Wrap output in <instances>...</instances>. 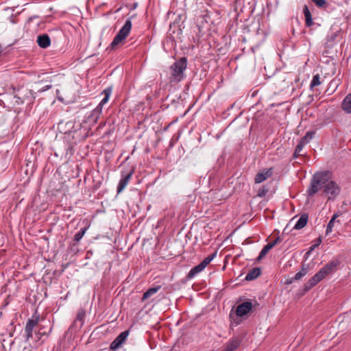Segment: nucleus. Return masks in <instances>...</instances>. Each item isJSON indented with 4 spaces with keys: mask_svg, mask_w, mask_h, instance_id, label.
Returning <instances> with one entry per match:
<instances>
[{
    "mask_svg": "<svg viewBox=\"0 0 351 351\" xmlns=\"http://www.w3.org/2000/svg\"><path fill=\"white\" fill-rule=\"evenodd\" d=\"M320 190L323 191V194L327 196L328 200L334 199L339 195L341 187L333 180L330 171L316 173L311 180L308 193L313 196Z\"/></svg>",
    "mask_w": 351,
    "mask_h": 351,
    "instance_id": "f257e3e1",
    "label": "nucleus"
},
{
    "mask_svg": "<svg viewBox=\"0 0 351 351\" xmlns=\"http://www.w3.org/2000/svg\"><path fill=\"white\" fill-rule=\"evenodd\" d=\"M338 261H332L324 265L317 273H316L304 285V290L308 291L315 287L317 283L322 280L325 277L334 271L339 265Z\"/></svg>",
    "mask_w": 351,
    "mask_h": 351,
    "instance_id": "f03ea898",
    "label": "nucleus"
},
{
    "mask_svg": "<svg viewBox=\"0 0 351 351\" xmlns=\"http://www.w3.org/2000/svg\"><path fill=\"white\" fill-rule=\"evenodd\" d=\"M338 261H332L324 265L317 273H316L304 285V290L308 291L315 287L317 283L322 280L325 277L334 271L339 265Z\"/></svg>",
    "mask_w": 351,
    "mask_h": 351,
    "instance_id": "7ed1b4c3",
    "label": "nucleus"
},
{
    "mask_svg": "<svg viewBox=\"0 0 351 351\" xmlns=\"http://www.w3.org/2000/svg\"><path fill=\"white\" fill-rule=\"evenodd\" d=\"M187 67V59L185 57L181 58L176 61L169 68L170 82H180L184 77V72Z\"/></svg>",
    "mask_w": 351,
    "mask_h": 351,
    "instance_id": "20e7f679",
    "label": "nucleus"
},
{
    "mask_svg": "<svg viewBox=\"0 0 351 351\" xmlns=\"http://www.w3.org/2000/svg\"><path fill=\"white\" fill-rule=\"evenodd\" d=\"M35 98V93H34L32 90L27 88H22L18 90L14 94L12 99V103L17 106L25 103L32 104L34 103Z\"/></svg>",
    "mask_w": 351,
    "mask_h": 351,
    "instance_id": "39448f33",
    "label": "nucleus"
},
{
    "mask_svg": "<svg viewBox=\"0 0 351 351\" xmlns=\"http://www.w3.org/2000/svg\"><path fill=\"white\" fill-rule=\"evenodd\" d=\"M132 29V21L130 19H127L124 25L119 30L118 34L114 38L112 42L110 44L112 49L117 48L121 45L123 40L129 35Z\"/></svg>",
    "mask_w": 351,
    "mask_h": 351,
    "instance_id": "423d86ee",
    "label": "nucleus"
},
{
    "mask_svg": "<svg viewBox=\"0 0 351 351\" xmlns=\"http://www.w3.org/2000/svg\"><path fill=\"white\" fill-rule=\"evenodd\" d=\"M133 173V169L130 170L126 173H124L123 172L121 173V178L119 180V184L117 186V193H120L127 186L132 178Z\"/></svg>",
    "mask_w": 351,
    "mask_h": 351,
    "instance_id": "0eeeda50",
    "label": "nucleus"
},
{
    "mask_svg": "<svg viewBox=\"0 0 351 351\" xmlns=\"http://www.w3.org/2000/svg\"><path fill=\"white\" fill-rule=\"evenodd\" d=\"M129 335L128 330H125L121 332L116 339L111 343L110 348L112 350H116L125 342Z\"/></svg>",
    "mask_w": 351,
    "mask_h": 351,
    "instance_id": "6e6552de",
    "label": "nucleus"
},
{
    "mask_svg": "<svg viewBox=\"0 0 351 351\" xmlns=\"http://www.w3.org/2000/svg\"><path fill=\"white\" fill-rule=\"evenodd\" d=\"M38 317H36L34 319H30L27 320L25 327L26 341H28L30 338L32 337L33 330L35 328V326L38 325Z\"/></svg>",
    "mask_w": 351,
    "mask_h": 351,
    "instance_id": "1a4fd4ad",
    "label": "nucleus"
},
{
    "mask_svg": "<svg viewBox=\"0 0 351 351\" xmlns=\"http://www.w3.org/2000/svg\"><path fill=\"white\" fill-rule=\"evenodd\" d=\"M252 308V303L251 301H245L239 304L236 310L238 316L242 317L248 313Z\"/></svg>",
    "mask_w": 351,
    "mask_h": 351,
    "instance_id": "9d476101",
    "label": "nucleus"
},
{
    "mask_svg": "<svg viewBox=\"0 0 351 351\" xmlns=\"http://www.w3.org/2000/svg\"><path fill=\"white\" fill-rule=\"evenodd\" d=\"M272 175V169H264L261 172H259L256 174L254 182L255 183L259 184L265 181L266 179L271 176Z\"/></svg>",
    "mask_w": 351,
    "mask_h": 351,
    "instance_id": "9b49d317",
    "label": "nucleus"
},
{
    "mask_svg": "<svg viewBox=\"0 0 351 351\" xmlns=\"http://www.w3.org/2000/svg\"><path fill=\"white\" fill-rule=\"evenodd\" d=\"M37 43L41 48L46 49L51 45V39L47 34L39 35L37 37Z\"/></svg>",
    "mask_w": 351,
    "mask_h": 351,
    "instance_id": "f8f14e48",
    "label": "nucleus"
},
{
    "mask_svg": "<svg viewBox=\"0 0 351 351\" xmlns=\"http://www.w3.org/2000/svg\"><path fill=\"white\" fill-rule=\"evenodd\" d=\"M339 215H340L339 213H335L333 215V216L332 217L331 219L330 220V221L328 222V223L327 225L326 230V234H329L330 232H332V230H333L335 223L341 224V222L339 220H336L337 218L339 217Z\"/></svg>",
    "mask_w": 351,
    "mask_h": 351,
    "instance_id": "ddd939ff",
    "label": "nucleus"
},
{
    "mask_svg": "<svg viewBox=\"0 0 351 351\" xmlns=\"http://www.w3.org/2000/svg\"><path fill=\"white\" fill-rule=\"evenodd\" d=\"M308 219V216L307 214L302 215L293 226V229L300 230L303 228L306 225Z\"/></svg>",
    "mask_w": 351,
    "mask_h": 351,
    "instance_id": "4468645a",
    "label": "nucleus"
},
{
    "mask_svg": "<svg viewBox=\"0 0 351 351\" xmlns=\"http://www.w3.org/2000/svg\"><path fill=\"white\" fill-rule=\"evenodd\" d=\"M261 269L258 267H254L249 271L245 276L246 280H252L261 275Z\"/></svg>",
    "mask_w": 351,
    "mask_h": 351,
    "instance_id": "2eb2a0df",
    "label": "nucleus"
},
{
    "mask_svg": "<svg viewBox=\"0 0 351 351\" xmlns=\"http://www.w3.org/2000/svg\"><path fill=\"white\" fill-rule=\"evenodd\" d=\"M341 107L347 113H351V94L345 97L342 102Z\"/></svg>",
    "mask_w": 351,
    "mask_h": 351,
    "instance_id": "dca6fc26",
    "label": "nucleus"
},
{
    "mask_svg": "<svg viewBox=\"0 0 351 351\" xmlns=\"http://www.w3.org/2000/svg\"><path fill=\"white\" fill-rule=\"evenodd\" d=\"M85 315H86L85 311L82 308L80 309L77 312L76 318L73 322V325L77 326V322H80V324L79 325V327L81 328L82 326L83 325V322L84 321Z\"/></svg>",
    "mask_w": 351,
    "mask_h": 351,
    "instance_id": "f3484780",
    "label": "nucleus"
},
{
    "mask_svg": "<svg viewBox=\"0 0 351 351\" xmlns=\"http://www.w3.org/2000/svg\"><path fill=\"white\" fill-rule=\"evenodd\" d=\"M205 268L203 267V266L199 263V265H196L193 268H192L190 271L189 272L187 275L188 278H194L197 274L200 273L202 271H203Z\"/></svg>",
    "mask_w": 351,
    "mask_h": 351,
    "instance_id": "a211bd4d",
    "label": "nucleus"
},
{
    "mask_svg": "<svg viewBox=\"0 0 351 351\" xmlns=\"http://www.w3.org/2000/svg\"><path fill=\"white\" fill-rule=\"evenodd\" d=\"M239 346V341L237 339H232L228 342L226 348L223 351H234Z\"/></svg>",
    "mask_w": 351,
    "mask_h": 351,
    "instance_id": "6ab92c4d",
    "label": "nucleus"
},
{
    "mask_svg": "<svg viewBox=\"0 0 351 351\" xmlns=\"http://www.w3.org/2000/svg\"><path fill=\"white\" fill-rule=\"evenodd\" d=\"M112 89L111 87H108L103 90L102 94L104 95V97L99 103L101 105L104 106L108 101L109 98L112 94Z\"/></svg>",
    "mask_w": 351,
    "mask_h": 351,
    "instance_id": "aec40b11",
    "label": "nucleus"
},
{
    "mask_svg": "<svg viewBox=\"0 0 351 351\" xmlns=\"http://www.w3.org/2000/svg\"><path fill=\"white\" fill-rule=\"evenodd\" d=\"M304 17H305V22H306V26L311 27L313 24V23L312 21L311 12L309 11V10L306 5H304Z\"/></svg>",
    "mask_w": 351,
    "mask_h": 351,
    "instance_id": "412c9836",
    "label": "nucleus"
},
{
    "mask_svg": "<svg viewBox=\"0 0 351 351\" xmlns=\"http://www.w3.org/2000/svg\"><path fill=\"white\" fill-rule=\"evenodd\" d=\"M160 289V287L158 286V287H152V288H149L147 291H145L144 293H143V300H145L147 299H148L149 298H150L152 295H153L154 294H155L156 293H157V291Z\"/></svg>",
    "mask_w": 351,
    "mask_h": 351,
    "instance_id": "4be33fe9",
    "label": "nucleus"
},
{
    "mask_svg": "<svg viewBox=\"0 0 351 351\" xmlns=\"http://www.w3.org/2000/svg\"><path fill=\"white\" fill-rule=\"evenodd\" d=\"M315 132L308 131L306 132L304 136H303L300 143L304 145V146L310 142V141L314 137Z\"/></svg>",
    "mask_w": 351,
    "mask_h": 351,
    "instance_id": "5701e85b",
    "label": "nucleus"
},
{
    "mask_svg": "<svg viewBox=\"0 0 351 351\" xmlns=\"http://www.w3.org/2000/svg\"><path fill=\"white\" fill-rule=\"evenodd\" d=\"M88 228V227H84L82 228L78 232H77L75 234L73 240L76 242H79L85 234Z\"/></svg>",
    "mask_w": 351,
    "mask_h": 351,
    "instance_id": "b1692460",
    "label": "nucleus"
},
{
    "mask_svg": "<svg viewBox=\"0 0 351 351\" xmlns=\"http://www.w3.org/2000/svg\"><path fill=\"white\" fill-rule=\"evenodd\" d=\"M272 247L269 244L265 245L263 248L261 250L257 260L261 261L263 257L265 256V255L268 253V252L271 249Z\"/></svg>",
    "mask_w": 351,
    "mask_h": 351,
    "instance_id": "393cba45",
    "label": "nucleus"
},
{
    "mask_svg": "<svg viewBox=\"0 0 351 351\" xmlns=\"http://www.w3.org/2000/svg\"><path fill=\"white\" fill-rule=\"evenodd\" d=\"M308 273L307 268L304 267V266L302 267L301 270L295 274L293 279L295 280H298L301 279L303 276H306Z\"/></svg>",
    "mask_w": 351,
    "mask_h": 351,
    "instance_id": "a878e982",
    "label": "nucleus"
},
{
    "mask_svg": "<svg viewBox=\"0 0 351 351\" xmlns=\"http://www.w3.org/2000/svg\"><path fill=\"white\" fill-rule=\"evenodd\" d=\"M103 106H104L99 104L98 106L93 110L92 117L97 119L102 112Z\"/></svg>",
    "mask_w": 351,
    "mask_h": 351,
    "instance_id": "bb28decb",
    "label": "nucleus"
},
{
    "mask_svg": "<svg viewBox=\"0 0 351 351\" xmlns=\"http://www.w3.org/2000/svg\"><path fill=\"white\" fill-rule=\"evenodd\" d=\"M103 106H104L99 104L98 106L93 110L92 117L97 119L102 112Z\"/></svg>",
    "mask_w": 351,
    "mask_h": 351,
    "instance_id": "cd10ccee",
    "label": "nucleus"
},
{
    "mask_svg": "<svg viewBox=\"0 0 351 351\" xmlns=\"http://www.w3.org/2000/svg\"><path fill=\"white\" fill-rule=\"evenodd\" d=\"M215 256L216 253L208 256L200 263V264L205 268L213 261Z\"/></svg>",
    "mask_w": 351,
    "mask_h": 351,
    "instance_id": "c85d7f7f",
    "label": "nucleus"
},
{
    "mask_svg": "<svg viewBox=\"0 0 351 351\" xmlns=\"http://www.w3.org/2000/svg\"><path fill=\"white\" fill-rule=\"evenodd\" d=\"M322 84L320 80V76L319 74H317L313 76V80L311 82V88H313L315 86H317Z\"/></svg>",
    "mask_w": 351,
    "mask_h": 351,
    "instance_id": "c756f323",
    "label": "nucleus"
},
{
    "mask_svg": "<svg viewBox=\"0 0 351 351\" xmlns=\"http://www.w3.org/2000/svg\"><path fill=\"white\" fill-rule=\"evenodd\" d=\"M312 1L319 8H326L328 5L326 0H312Z\"/></svg>",
    "mask_w": 351,
    "mask_h": 351,
    "instance_id": "7c9ffc66",
    "label": "nucleus"
},
{
    "mask_svg": "<svg viewBox=\"0 0 351 351\" xmlns=\"http://www.w3.org/2000/svg\"><path fill=\"white\" fill-rule=\"evenodd\" d=\"M303 147H304V145H302V143H299L298 144V145L296 146L295 150L294 152V154H293L294 158H296L299 156H300V152H302Z\"/></svg>",
    "mask_w": 351,
    "mask_h": 351,
    "instance_id": "2f4dec72",
    "label": "nucleus"
},
{
    "mask_svg": "<svg viewBox=\"0 0 351 351\" xmlns=\"http://www.w3.org/2000/svg\"><path fill=\"white\" fill-rule=\"evenodd\" d=\"M268 190L265 186L261 187L257 192V195L260 197H264L267 193Z\"/></svg>",
    "mask_w": 351,
    "mask_h": 351,
    "instance_id": "473e14b6",
    "label": "nucleus"
},
{
    "mask_svg": "<svg viewBox=\"0 0 351 351\" xmlns=\"http://www.w3.org/2000/svg\"><path fill=\"white\" fill-rule=\"evenodd\" d=\"M51 328L49 329V332H47L43 330V327L40 326L38 331V335H39L40 336L46 335H48L51 332Z\"/></svg>",
    "mask_w": 351,
    "mask_h": 351,
    "instance_id": "72a5a7b5",
    "label": "nucleus"
},
{
    "mask_svg": "<svg viewBox=\"0 0 351 351\" xmlns=\"http://www.w3.org/2000/svg\"><path fill=\"white\" fill-rule=\"evenodd\" d=\"M281 239L280 237H277L275 240H274L273 241L269 243L268 244L269 245H271V247H274L276 244L279 243L281 242Z\"/></svg>",
    "mask_w": 351,
    "mask_h": 351,
    "instance_id": "f704fd0d",
    "label": "nucleus"
},
{
    "mask_svg": "<svg viewBox=\"0 0 351 351\" xmlns=\"http://www.w3.org/2000/svg\"><path fill=\"white\" fill-rule=\"evenodd\" d=\"M51 86V84H46L43 87L38 88V92H44L45 90L50 89Z\"/></svg>",
    "mask_w": 351,
    "mask_h": 351,
    "instance_id": "c9c22d12",
    "label": "nucleus"
},
{
    "mask_svg": "<svg viewBox=\"0 0 351 351\" xmlns=\"http://www.w3.org/2000/svg\"><path fill=\"white\" fill-rule=\"evenodd\" d=\"M322 243V239L321 238H318V244H315L311 246V250H314L315 247H317L320 243Z\"/></svg>",
    "mask_w": 351,
    "mask_h": 351,
    "instance_id": "e433bc0d",
    "label": "nucleus"
},
{
    "mask_svg": "<svg viewBox=\"0 0 351 351\" xmlns=\"http://www.w3.org/2000/svg\"><path fill=\"white\" fill-rule=\"evenodd\" d=\"M322 243V239L321 238H318V244H315L311 246V250H314L315 247H317L320 243Z\"/></svg>",
    "mask_w": 351,
    "mask_h": 351,
    "instance_id": "4c0bfd02",
    "label": "nucleus"
},
{
    "mask_svg": "<svg viewBox=\"0 0 351 351\" xmlns=\"http://www.w3.org/2000/svg\"><path fill=\"white\" fill-rule=\"evenodd\" d=\"M330 86H335V87H337V82L335 80H332L330 82Z\"/></svg>",
    "mask_w": 351,
    "mask_h": 351,
    "instance_id": "58836bf2",
    "label": "nucleus"
},
{
    "mask_svg": "<svg viewBox=\"0 0 351 351\" xmlns=\"http://www.w3.org/2000/svg\"><path fill=\"white\" fill-rule=\"evenodd\" d=\"M337 36V33L332 34V36H330V40H334Z\"/></svg>",
    "mask_w": 351,
    "mask_h": 351,
    "instance_id": "ea45409f",
    "label": "nucleus"
},
{
    "mask_svg": "<svg viewBox=\"0 0 351 351\" xmlns=\"http://www.w3.org/2000/svg\"><path fill=\"white\" fill-rule=\"evenodd\" d=\"M2 51V47L0 45V53H1Z\"/></svg>",
    "mask_w": 351,
    "mask_h": 351,
    "instance_id": "a19ab883",
    "label": "nucleus"
}]
</instances>
